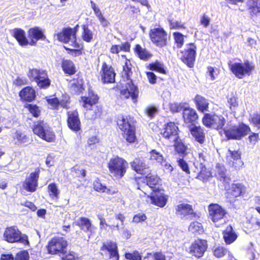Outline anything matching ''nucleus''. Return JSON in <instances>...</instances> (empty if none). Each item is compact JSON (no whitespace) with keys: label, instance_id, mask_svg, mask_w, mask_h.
I'll return each mask as SVG.
<instances>
[{"label":"nucleus","instance_id":"obj_60","mask_svg":"<svg viewBox=\"0 0 260 260\" xmlns=\"http://www.w3.org/2000/svg\"><path fill=\"white\" fill-rule=\"evenodd\" d=\"M93 188L97 191L104 192L106 190V186L103 185L99 179H97L93 182Z\"/></svg>","mask_w":260,"mask_h":260},{"label":"nucleus","instance_id":"obj_54","mask_svg":"<svg viewBox=\"0 0 260 260\" xmlns=\"http://www.w3.org/2000/svg\"><path fill=\"white\" fill-rule=\"evenodd\" d=\"M230 252L229 250L223 247H218L214 251V254L216 257H221L227 254L230 255Z\"/></svg>","mask_w":260,"mask_h":260},{"label":"nucleus","instance_id":"obj_52","mask_svg":"<svg viewBox=\"0 0 260 260\" xmlns=\"http://www.w3.org/2000/svg\"><path fill=\"white\" fill-rule=\"evenodd\" d=\"M249 9L253 15H257L260 14V2L256 0L253 1L252 4L249 6Z\"/></svg>","mask_w":260,"mask_h":260},{"label":"nucleus","instance_id":"obj_62","mask_svg":"<svg viewBox=\"0 0 260 260\" xmlns=\"http://www.w3.org/2000/svg\"><path fill=\"white\" fill-rule=\"evenodd\" d=\"M14 260H29L28 253L25 250L20 251L16 254Z\"/></svg>","mask_w":260,"mask_h":260},{"label":"nucleus","instance_id":"obj_10","mask_svg":"<svg viewBox=\"0 0 260 260\" xmlns=\"http://www.w3.org/2000/svg\"><path fill=\"white\" fill-rule=\"evenodd\" d=\"M250 131V127L244 124L239 123L227 127L224 129V134L228 139L240 140Z\"/></svg>","mask_w":260,"mask_h":260},{"label":"nucleus","instance_id":"obj_47","mask_svg":"<svg viewBox=\"0 0 260 260\" xmlns=\"http://www.w3.org/2000/svg\"><path fill=\"white\" fill-rule=\"evenodd\" d=\"M174 42L178 48H181L184 45V36L181 32L176 31L173 33Z\"/></svg>","mask_w":260,"mask_h":260},{"label":"nucleus","instance_id":"obj_17","mask_svg":"<svg viewBox=\"0 0 260 260\" xmlns=\"http://www.w3.org/2000/svg\"><path fill=\"white\" fill-rule=\"evenodd\" d=\"M40 171H36L27 175L22 183V188L26 191L34 192L36 191L38 186V180Z\"/></svg>","mask_w":260,"mask_h":260},{"label":"nucleus","instance_id":"obj_48","mask_svg":"<svg viewBox=\"0 0 260 260\" xmlns=\"http://www.w3.org/2000/svg\"><path fill=\"white\" fill-rule=\"evenodd\" d=\"M13 141L15 144L20 145L27 142L28 139L25 135L23 133L16 132L13 136Z\"/></svg>","mask_w":260,"mask_h":260},{"label":"nucleus","instance_id":"obj_61","mask_svg":"<svg viewBox=\"0 0 260 260\" xmlns=\"http://www.w3.org/2000/svg\"><path fill=\"white\" fill-rule=\"evenodd\" d=\"M28 108L29 111L34 115L35 117H38L40 112V110L38 107L36 105H34L31 104H28L26 107Z\"/></svg>","mask_w":260,"mask_h":260},{"label":"nucleus","instance_id":"obj_58","mask_svg":"<svg viewBox=\"0 0 260 260\" xmlns=\"http://www.w3.org/2000/svg\"><path fill=\"white\" fill-rule=\"evenodd\" d=\"M84 90L82 82L74 83L71 86V90L75 93H80Z\"/></svg>","mask_w":260,"mask_h":260},{"label":"nucleus","instance_id":"obj_35","mask_svg":"<svg viewBox=\"0 0 260 260\" xmlns=\"http://www.w3.org/2000/svg\"><path fill=\"white\" fill-rule=\"evenodd\" d=\"M61 66L64 73L69 75H74L76 73V67L72 61L69 59H62Z\"/></svg>","mask_w":260,"mask_h":260},{"label":"nucleus","instance_id":"obj_5","mask_svg":"<svg viewBox=\"0 0 260 260\" xmlns=\"http://www.w3.org/2000/svg\"><path fill=\"white\" fill-rule=\"evenodd\" d=\"M208 211L209 218L216 226L219 227L226 222L227 212L224 209L218 204H210L208 207Z\"/></svg>","mask_w":260,"mask_h":260},{"label":"nucleus","instance_id":"obj_50","mask_svg":"<svg viewBox=\"0 0 260 260\" xmlns=\"http://www.w3.org/2000/svg\"><path fill=\"white\" fill-rule=\"evenodd\" d=\"M157 111V108L152 105L147 106L144 109L145 114L150 118L154 117Z\"/></svg>","mask_w":260,"mask_h":260},{"label":"nucleus","instance_id":"obj_33","mask_svg":"<svg viewBox=\"0 0 260 260\" xmlns=\"http://www.w3.org/2000/svg\"><path fill=\"white\" fill-rule=\"evenodd\" d=\"M183 117L186 123H192L198 118V115L195 110L190 108L183 109Z\"/></svg>","mask_w":260,"mask_h":260},{"label":"nucleus","instance_id":"obj_16","mask_svg":"<svg viewBox=\"0 0 260 260\" xmlns=\"http://www.w3.org/2000/svg\"><path fill=\"white\" fill-rule=\"evenodd\" d=\"M29 45L35 46L38 41H46V36L44 30L39 26L30 27L27 30Z\"/></svg>","mask_w":260,"mask_h":260},{"label":"nucleus","instance_id":"obj_27","mask_svg":"<svg viewBox=\"0 0 260 260\" xmlns=\"http://www.w3.org/2000/svg\"><path fill=\"white\" fill-rule=\"evenodd\" d=\"M55 36L58 41L66 44L69 43L74 37L75 38V36L69 26L63 27L60 31L55 34Z\"/></svg>","mask_w":260,"mask_h":260},{"label":"nucleus","instance_id":"obj_55","mask_svg":"<svg viewBox=\"0 0 260 260\" xmlns=\"http://www.w3.org/2000/svg\"><path fill=\"white\" fill-rule=\"evenodd\" d=\"M98 217L100 220V229L101 230H107V227H109L110 229H114V226L108 224L103 215H98Z\"/></svg>","mask_w":260,"mask_h":260},{"label":"nucleus","instance_id":"obj_24","mask_svg":"<svg viewBox=\"0 0 260 260\" xmlns=\"http://www.w3.org/2000/svg\"><path fill=\"white\" fill-rule=\"evenodd\" d=\"M176 213L181 218L193 217L195 215L192 206L186 203H181L177 205Z\"/></svg>","mask_w":260,"mask_h":260},{"label":"nucleus","instance_id":"obj_57","mask_svg":"<svg viewBox=\"0 0 260 260\" xmlns=\"http://www.w3.org/2000/svg\"><path fill=\"white\" fill-rule=\"evenodd\" d=\"M125 257L129 260H142V256L137 251L133 253H125Z\"/></svg>","mask_w":260,"mask_h":260},{"label":"nucleus","instance_id":"obj_34","mask_svg":"<svg viewBox=\"0 0 260 260\" xmlns=\"http://www.w3.org/2000/svg\"><path fill=\"white\" fill-rule=\"evenodd\" d=\"M223 237L225 243L230 244L237 239L238 236L232 226L230 225L223 232Z\"/></svg>","mask_w":260,"mask_h":260},{"label":"nucleus","instance_id":"obj_15","mask_svg":"<svg viewBox=\"0 0 260 260\" xmlns=\"http://www.w3.org/2000/svg\"><path fill=\"white\" fill-rule=\"evenodd\" d=\"M161 135L162 137L173 142L179 140V128L177 124L173 122H168L164 125L161 129Z\"/></svg>","mask_w":260,"mask_h":260},{"label":"nucleus","instance_id":"obj_19","mask_svg":"<svg viewBox=\"0 0 260 260\" xmlns=\"http://www.w3.org/2000/svg\"><path fill=\"white\" fill-rule=\"evenodd\" d=\"M100 74L102 81H115V71L112 66L108 65L106 62L102 63Z\"/></svg>","mask_w":260,"mask_h":260},{"label":"nucleus","instance_id":"obj_37","mask_svg":"<svg viewBox=\"0 0 260 260\" xmlns=\"http://www.w3.org/2000/svg\"><path fill=\"white\" fill-rule=\"evenodd\" d=\"M19 96L23 100L31 102L35 98V92L32 88L27 87L20 91Z\"/></svg>","mask_w":260,"mask_h":260},{"label":"nucleus","instance_id":"obj_25","mask_svg":"<svg viewBox=\"0 0 260 260\" xmlns=\"http://www.w3.org/2000/svg\"><path fill=\"white\" fill-rule=\"evenodd\" d=\"M132 168L138 173L147 174L150 169L143 158H136L131 163Z\"/></svg>","mask_w":260,"mask_h":260},{"label":"nucleus","instance_id":"obj_20","mask_svg":"<svg viewBox=\"0 0 260 260\" xmlns=\"http://www.w3.org/2000/svg\"><path fill=\"white\" fill-rule=\"evenodd\" d=\"M227 161L229 165L236 170H239L244 165L241 159V153L238 151L228 150Z\"/></svg>","mask_w":260,"mask_h":260},{"label":"nucleus","instance_id":"obj_31","mask_svg":"<svg viewBox=\"0 0 260 260\" xmlns=\"http://www.w3.org/2000/svg\"><path fill=\"white\" fill-rule=\"evenodd\" d=\"M246 187L241 183H233L228 190V194L233 197L236 198L245 193Z\"/></svg>","mask_w":260,"mask_h":260},{"label":"nucleus","instance_id":"obj_22","mask_svg":"<svg viewBox=\"0 0 260 260\" xmlns=\"http://www.w3.org/2000/svg\"><path fill=\"white\" fill-rule=\"evenodd\" d=\"M28 77L31 81H50L47 71L42 69H30L28 73Z\"/></svg>","mask_w":260,"mask_h":260},{"label":"nucleus","instance_id":"obj_6","mask_svg":"<svg viewBox=\"0 0 260 260\" xmlns=\"http://www.w3.org/2000/svg\"><path fill=\"white\" fill-rule=\"evenodd\" d=\"M114 89L119 92L122 98L128 99L131 97L133 103H137L139 90L133 82H119Z\"/></svg>","mask_w":260,"mask_h":260},{"label":"nucleus","instance_id":"obj_51","mask_svg":"<svg viewBox=\"0 0 260 260\" xmlns=\"http://www.w3.org/2000/svg\"><path fill=\"white\" fill-rule=\"evenodd\" d=\"M201 171L199 173L197 178L202 180H207L211 176V173L207 171L205 166H201Z\"/></svg>","mask_w":260,"mask_h":260},{"label":"nucleus","instance_id":"obj_18","mask_svg":"<svg viewBox=\"0 0 260 260\" xmlns=\"http://www.w3.org/2000/svg\"><path fill=\"white\" fill-rule=\"evenodd\" d=\"M207 248V243L206 240L198 239L195 240L189 248V252L197 257H202Z\"/></svg>","mask_w":260,"mask_h":260},{"label":"nucleus","instance_id":"obj_36","mask_svg":"<svg viewBox=\"0 0 260 260\" xmlns=\"http://www.w3.org/2000/svg\"><path fill=\"white\" fill-rule=\"evenodd\" d=\"M190 133L196 141L201 144L204 143L205 136L202 128L200 126H193L190 129Z\"/></svg>","mask_w":260,"mask_h":260},{"label":"nucleus","instance_id":"obj_12","mask_svg":"<svg viewBox=\"0 0 260 260\" xmlns=\"http://www.w3.org/2000/svg\"><path fill=\"white\" fill-rule=\"evenodd\" d=\"M4 239L9 243L20 242L27 244L28 241L25 235L21 234L18 229L15 226L6 228L4 233Z\"/></svg>","mask_w":260,"mask_h":260},{"label":"nucleus","instance_id":"obj_1","mask_svg":"<svg viewBox=\"0 0 260 260\" xmlns=\"http://www.w3.org/2000/svg\"><path fill=\"white\" fill-rule=\"evenodd\" d=\"M117 125L122 132V135L126 141L130 143L136 140L135 120L130 116H119L117 121Z\"/></svg>","mask_w":260,"mask_h":260},{"label":"nucleus","instance_id":"obj_29","mask_svg":"<svg viewBox=\"0 0 260 260\" xmlns=\"http://www.w3.org/2000/svg\"><path fill=\"white\" fill-rule=\"evenodd\" d=\"M12 36L21 46L29 45V41L26 37L25 31L20 28H15L12 30Z\"/></svg>","mask_w":260,"mask_h":260},{"label":"nucleus","instance_id":"obj_8","mask_svg":"<svg viewBox=\"0 0 260 260\" xmlns=\"http://www.w3.org/2000/svg\"><path fill=\"white\" fill-rule=\"evenodd\" d=\"M197 47L194 43L186 44L185 47L180 52V60L188 68H193L197 56Z\"/></svg>","mask_w":260,"mask_h":260},{"label":"nucleus","instance_id":"obj_2","mask_svg":"<svg viewBox=\"0 0 260 260\" xmlns=\"http://www.w3.org/2000/svg\"><path fill=\"white\" fill-rule=\"evenodd\" d=\"M99 100L98 96L95 94L90 89H89V96L81 97V101L83 102V107L87 110H89L85 114L87 118L89 119L94 120L100 118L102 114V108L101 106H96L90 108L98 103Z\"/></svg>","mask_w":260,"mask_h":260},{"label":"nucleus","instance_id":"obj_46","mask_svg":"<svg viewBox=\"0 0 260 260\" xmlns=\"http://www.w3.org/2000/svg\"><path fill=\"white\" fill-rule=\"evenodd\" d=\"M218 176L220 180L224 183L225 188L229 185L230 181V177L226 175V170L224 167H221L218 170Z\"/></svg>","mask_w":260,"mask_h":260},{"label":"nucleus","instance_id":"obj_11","mask_svg":"<svg viewBox=\"0 0 260 260\" xmlns=\"http://www.w3.org/2000/svg\"><path fill=\"white\" fill-rule=\"evenodd\" d=\"M33 132L40 138L47 142H51L54 140V133L49 126L43 121H38L34 124Z\"/></svg>","mask_w":260,"mask_h":260},{"label":"nucleus","instance_id":"obj_30","mask_svg":"<svg viewBox=\"0 0 260 260\" xmlns=\"http://www.w3.org/2000/svg\"><path fill=\"white\" fill-rule=\"evenodd\" d=\"M136 56L140 60L148 61L152 56V53L145 48H143L141 45L137 44L133 48Z\"/></svg>","mask_w":260,"mask_h":260},{"label":"nucleus","instance_id":"obj_38","mask_svg":"<svg viewBox=\"0 0 260 260\" xmlns=\"http://www.w3.org/2000/svg\"><path fill=\"white\" fill-rule=\"evenodd\" d=\"M82 31L81 33L82 39L86 43H90L93 40L94 34L89 28L87 24H83L81 26Z\"/></svg>","mask_w":260,"mask_h":260},{"label":"nucleus","instance_id":"obj_32","mask_svg":"<svg viewBox=\"0 0 260 260\" xmlns=\"http://www.w3.org/2000/svg\"><path fill=\"white\" fill-rule=\"evenodd\" d=\"M107 250L110 254V257L112 260H118L119 254L117 250V244L115 242L112 241H108L103 244L102 249Z\"/></svg>","mask_w":260,"mask_h":260},{"label":"nucleus","instance_id":"obj_4","mask_svg":"<svg viewBox=\"0 0 260 260\" xmlns=\"http://www.w3.org/2000/svg\"><path fill=\"white\" fill-rule=\"evenodd\" d=\"M230 70L239 79H242L246 76H249L255 69L253 62L248 60L244 62H236L229 64Z\"/></svg>","mask_w":260,"mask_h":260},{"label":"nucleus","instance_id":"obj_21","mask_svg":"<svg viewBox=\"0 0 260 260\" xmlns=\"http://www.w3.org/2000/svg\"><path fill=\"white\" fill-rule=\"evenodd\" d=\"M149 157L152 161L158 164L165 169L171 171L173 170L171 165L167 162L163 155L156 150H152L149 152Z\"/></svg>","mask_w":260,"mask_h":260},{"label":"nucleus","instance_id":"obj_44","mask_svg":"<svg viewBox=\"0 0 260 260\" xmlns=\"http://www.w3.org/2000/svg\"><path fill=\"white\" fill-rule=\"evenodd\" d=\"M219 73L220 70L219 69L211 66H208L207 67L206 75L210 80H214L218 78Z\"/></svg>","mask_w":260,"mask_h":260},{"label":"nucleus","instance_id":"obj_7","mask_svg":"<svg viewBox=\"0 0 260 260\" xmlns=\"http://www.w3.org/2000/svg\"><path fill=\"white\" fill-rule=\"evenodd\" d=\"M226 122L223 115L215 113H206L202 118V122L206 127L217 130L222 129Z\"/></svg>","mask_w":260,"mask_h":260},{"label":"nucleus","instance_id":"obj_42","mask_svg":"<svg viewBox=\"0 0 260 260\" xmlns=\"http://www.w3.org/2000/svg\"><path fill=\"white\" fill-rule=\"evenodd\" d=\"M147 68L150 70L156 71L161 74H166L163 63L160 62L158 60H155L154 62L150 63Z\"/></svg>","mask_w":260,"mask_h":260},{"label":"nucleus","instance_id":"obj_39","mask_svg":"<svg viewBox=\"0 0 260 260\" xmlns=\"http://www.w3.org/2000/svg\"><path fill=\"white\" fill-rule=\"evenodd\" d=\"M194 101L198 109L204 113L208 111L209 103L204 97L197 95L196 96Z\"/></svg>","mask_w":260,"mask_h":260},{"label":"nucleus","instance_id":"obj_45","mask_svg":"<svg viewBox=\"0 0 260 260\" xmlns=\"http://www.w3.org/2000/svg\"><path fill=\"white\" fill-rule=\"evenodd\" d=\"M188 230L192 233H198L199 234L204 232V228L202 223L198 221H193L190 223Z\"/></svg>","mask_w":260,"mask_h":260},{"label":"nucleus","instance_id":"obj_56","mask_svg":"<svg viewBox=\"0 0 260 260\" xmlns=\"http://www.w3.org/2000/svg\"><path fill=\"white\" fill-rule=\"evenodd\" d=\"M177 162L178 166L182 169L183 171L185 172L187 174H190V170L188 164L183 158H178Z\"/></svg>","mask_w":260,"mask_h":260},{"label":"nucleus","instance_id":"obj_64","mask_svg":"<svg viewBox=\"0 0 260 260\" xmlns=\"http://www.w3.org/2000/svg\"><path fill=\"white\" fill-rule=\"evenodd\" d=\"M147 217L145 214L139 213L134 215L133 219V222L135 223H139L145 221Z\"/></svg>","mask_w":260,"mask_h":260},{"label":"nucleus","instance_id":"obj_53","mask_svg":"<svg viewBox=\"0 0 260 260\" xmlns=\"http://www.w3.org/2000/svg\"><path fill=\"white\" fill-rule=\"evenodd\" d=\"M64 49L68 52V53L73 57L79 56L82 55L83 53V48L76 49V48H70L64 46Z\"/></svg>","mask_w":260,"mask_h":260},{"label":"nucleus","instance_id":"obj_13","mask_svg":"<svg viewBox=\"0 0 260 260\" xmlns=\"http://www.w3.org/2000/svg\"><path fill=\"white\" fill-rule=\"evenodd\" d=\"M68 246L67 240L63 237H56L52 238L48 242L47 249L51 254H64Z\"/></svg>","mask_w":260,"mask_h":260},{"label":"nucleus","instance_id":"obj_40","mask_svg":"<svg viewBox=\"0 0 260 260\" xmlns=\"http://www.w3.org/2000/svg\"><path fill=\"white\" fill-rule=\"evenodd\" d=\"M76 224L85 232H92V224L89 218L86 217H81L76 221Z\"/></svg>","mask_w":260,"mask_h":260},{"label":"nucleus","instance_id":"obj_14","mask_svg":"<svg viewBox=\"0 0 260 260\" xmlns=\"http://www.w3.org/2000/svg\"><path fill=\"white\" fill-rule=\"evenodd\" d=\"M143 200L147 203L152 204L159 207H164L167 202L168 198L164 193L160 192H153L151 194L147 193L143 190V194H140Z\"/></svg>","mask_w":260,"mask_h":260},{"label":"nucleus","instance_id":"obj_63","mask_svg":"<svg viewBox=\"0 0 260 260\" xmlns=\"http://www.w3.org/2000/svg\"><path fill=\"white\" fill-rule=\"evenodd\" d=\"M47 101L49 105V108L50 109H56L59 105L58 100L56 98L47 99Z\"/></svg>","mask_w":260,"mask_h":260},{"label":"nucleus","instance_id":"obj_28","mask_svg":"<svg viewBox=\"0 0 260 260\" xmlns=\"http://www.w3.org/2000/svg\"><path fill=\"white\" fill-rule=\"evenodd\" d=\"M68 124L69 127L74 131H78L80 128V121L78 113L76 110L69 111L68 113Z\"/></svg>","mask_w":260,"mask_h":260},{"label":"nucleus","instance_id":"obj_41","mask_svg":"<svg viewBox=\"0 0 260 260\" xmlns=\"http://www.w3.org/2000/svg\"><path fill=\"white\" fill-rule=\"evenodd\" d=\"M48 192L50 198L55 201L59 198L60 191L57 185L54 183H50L48 186Z\"/></svg>","mask_w":260,"mask_h":260},{"label":"nucleus","instance_id":"obj_3","mask_svg":"<svg viewBox=\"0 0 260 260\" xmlns=\"http://www.w3.org/2000/svg\"><path fill=\"white\" fill-rule=\"evenodd\" d=\"M128 164L123 158L116 156L110 159L108 168L111 176L116 179H121L125 174Z\"/></svg>","mask_w":260,"mask_h":260},{"label":"nucleus","instance_id":"obj_26","mask_svg":"<svg viewBox=\"0 0 260 260\" xmlns=\"http://www.w3.org/2000/svg\"><path fill=\"white\" fill-rule=\"evenodd\" d=\"M146 184L144 186L140 185L139 183L138 184V189L141 190L142 192L143 190L146 193L148 192V189H150L154 191L153 186L156 185L159 182V178L154 175L148 173L145 179Z\"/></svg>","mask_w":260,"mask_h":260},{"label":"nucleus","instance_id":"obj_49","mask_svg":"<svg viewBox=\"0 0 260 260\" xmlns=\"http://www.w3.org/2000/svg\"><path fill=\"white\" fill-rule=\"evenodd\" d=\"M168 22L170 29H184L185 28L184 23H182L180 21H174L171 19H169Z\"/></svg>","mask_w":260,"mask_h":260},{"label":"nucleus","instance_id":"obj_59","mask_svg":"<svg viewBox=\"0 0 260 260\" xmlns=\"http://www.w3.org/2000/svg\"><path fill=\"white\" fill-rule=\"evenodd\" d=\"M184 108L183 105L181 103H174L170 104V109L173 113L179 112Z\"/></svg>","mask_w":260,"mask_h":260},{"label":"nucleus","instance_id":"obj_23","mask_svg":"<svg viewBox=\"0 0 260 260\" xmlns=\"http://www.w3.org/2000/svg\"><path fill=\"white\" fill-rule=\"evenodd\" d=\"M121 57L125 59V62L122 66V70L120 72L121 80L122 81H133L131 77L133 75L132 71V63L126 55H121Z\"/></svg>","mask_w":260,"mask_h":260},{"label":"nucleus","instance_id":"obj_9","mask_svg":"<svg viewBox=\"0 0 260 260\" xmlns=\"http://www.w3.org/2000/svg\"><path fill=\"white\" fill-rule=\"evenodd\" d=\"M149 37L152 44L158 48H163L168 45V34L162 27L150 29L149 31Z\"/></svg>","mask_w":260,"mask_h":260},{"label":"nucleus","instance_id":"obj_43","mask_svg":"<svg viewBox=\"0 0 260 260\" xmlns=\"http://www.w3.org/2000/svg\"><path fill=\"white\" fill-rule=\"evenodd\" d=\"M176 151L182 157L186 155L187 147L182 142L179 138L177 141H173Z\"/></svg>","mask_w":260,"mask_h":260}]
</instances>
